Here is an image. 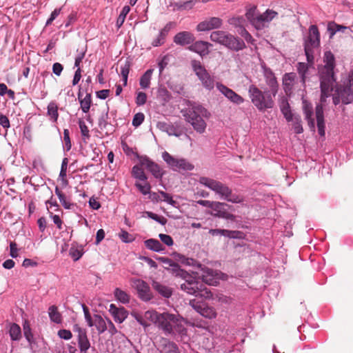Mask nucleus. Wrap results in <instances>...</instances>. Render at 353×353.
I'll return each mask as SVG.
<instances>
[{
  "mask_svg": "<svg viewBox=\"0 0 353 353\" xmlns=\"http://www.w3.org/2000/svg\"><path fill=\"white\" fill-rule=\"evenodd\" d=\"M107 319H104L99 314H96L94 316L93 326H95L99 334H102L106 330H108Z\"/></svg>",
  "mask_w": 353,
  "mask_h": 353,
  "instance_id": "30",
  "label": "nucleus"
},
{
  "mask_svg": "<svg viewBox=\"0 0 353 353\" xmlns=\"http://www.w3.org/2000/svg\"><path fill=\"white\" fill-rule=\"evenodd\" d=\"M81 92H79L78 99L79 101L81 109L83 112L88 113L92 104V96L88 93L86 94L84 98H81Z\"/></svg>",
  "mask_w": 353,
  "mask_h": 353,
  "instance_id": "31",
  "label": "nucleus"
},
{
  "mask_svg": "<svg viewBox=\"0 0 353 353\" xmlns=\"http://www.w3.org/2000/svg\"><path fill=\"white\" fill-rule=\"evenodd\" d=\"M114 294L116 299L123 304H127L130 302V295L119 288L115 289Z\"/></svg>",
  "mask_w": 353,
  "mask_h": 353,
  "instance_id": "40",
  "label": "nucleus"
},
{
  "mask_svg": "<svg viewBox=\"0 0 353 353\" xmlns=\"http://www.w3.org/2000/svg\"><path fill=\"white\" fill-rule=\"evenodd\" d=\"M48 315L51 321L57 324L61 323L62 316L61 313L58 311V307L56 305H51L49 307Z\"/></svg>",
  "mask_w": 353,
  "mask_h": 353,
  "instance_id": "34",
  "label": "nucleus"
},
{
  "mask_svg": "<svg viewBox=\"0 0 353 353\" xmlns=\"http://www.w3.org/2000/svg\"><path fill=\"white\" fill-rule=\"evenodd\" d=\"M223 45L231 50L236 51L242 50L245 47L243 41L234 37L229 33L228 34L227 39H225Z\"/></svg>",
  "mask_w": 353,
  "mask_h": 353,
  "instance_id": "21",
  "label": "nucleus"
},
{
  "mask_svg": "<svg viewBox=\"0 0 353 353\" xmlns=\"http://www.w3.org/2000/svg\"><path fill=\"white\" fill-rule=\"evenodd\" d=\"M157 127L162 131L166 132L169 135L179 136L178 134L175 133V129L172 125L165 122H159Z\"/></svg>",
  "mask_w": 353,
  "mask_h": 353,
  "instance_id": "48",
  "label": "nucleus"
},
{
  "mask_svg": "<svg viewBox=\"0 0 353 353\" xmlns=\"http://www.w3.org/2000/svg\"><path fill=\"white\" fill-rule=\"evenodd\" d=\"M194 5L195 2L193 0L179 1L174 3V8L178 10H186L192 9Z\"/></svg>",
  "mask_w": 353,
  "mask_h": 353,
  "instance_id": "46",
  "label": "nucleus"
},
{
  "mask_svg": "<svg viewBox=\"0 0 353 353\" xmlns=\"http://www.w3.org/2000/svg\"><path fill=\"white\" fill-rule=\"evenodd\" d=\"M78 123H79V128L81 130V134L83 137V139L84 141L89 139V138L90 137V131H89V129H88V126L86 125L85 123L84 122V121L83 119H79L78 121Z\"/></svg>",
  "mask_w": 353,
  "mask_h": 353,
  "instance_id": "51",
  "label": "nucleus"
},
{
  "mask_svg": "<svg viewBox=\"0 0 353 353\" xmlns=\"http://www.w3.org/2000/svg\"><path fill=\"white\" fill-rule=\"evenodd\" d=\"M63 142H64L63 148L66 151H69L71 149L72 144H71L70 138V132H69V130H68V129H64V130H63Z\"/></svg>",
  "mask_w": 353,
  "mask_h": 353,
  "instance_id": "58",
  "label": "nucleus"
},
{
  "mask_svg": "<svg viewBox=\"0 0 353 353\" xmlns=\"http://www.w3.org/2000/svg\"><path fill=\"white\" fill-rule=\"evenodd\" d=\"M130 10V7L128 6H125L122 8V10L117 20V26L118 28H120L123 25V22L125 21L126 15L128 14Z\"/></svg>",
  "mask_w": 353,
  "mask_h": 353,
  "instance_id": "55",
  "label": "nucleus"
},
{
  "mask_svg": "<svg viewBox=\"0 0 353 353\" xmlns=\"http://www.w3.org/2000/svg\"><path fill=\"white\" fill-rule=\"evenodd\" d=\"M243 21H244V19H243V17H232L228 20V23L230 25L241 27V31L240 34L243 37H245V39L247 41H249L250 39H252V36L244 28L242 27Z\"/></svg>",
  "mask_w": 353,
  "mask_h": 353,
  "instance_id": "28",
  "label": "nucleus"
},
{
  "mask_svg": "<svg viewBox=\"0 0 353 353\" xmlns=\"http://www.w3.org/2000/svg\"><path fill=\"white\" fill-rule=\"evenodd\" d=\"M316 117L319 134L321 136H323L325 134V122L323 117V108L321 104H319L316 107Z\"/></svg>",
  "mask_w": 353,
  "mask_h": 353,
  "instance_id": "25",
  "label": "nucleus"
},
{
  "mask_svg": "<svg viewBox=\"0 0 353 353\" xmlns=\"http://www.w3.org/2000/svg\"><path fill=\"white\" fill-rule=\"evenodd\" d=\"M195 37L194 34L188 31H182L174 37V42L179 46H185L194 42Z\"/></svg>",
  "mask_w": 353,
  "mask_h": 353,
  "instance_id": "19",
  "label": "nucleus"
},
{
  "mask_svg": "<svg viewBox=\"0 0 353 353\" xmlns=\"http://www.w3.org/2000/svg\"><path fill=\"white\" fill-rule=\"evenodd\" d=\"M152 285L156 291L164 297L168 298L172 295V290L168 286L157 281H153Z\"/></svg>",
  "mask_w": 353,
  "mask_h": 353,
  "instance_id": "32",
  "label": "nucleus"
},
{
  "mask_svg": "<svg viewBox=\"0 0 353 353\" xmlns=\"http://www.w3.org/2000/svg\"><path fill=\"white\" fill-rule=\"evenodd\" d=\"M197 269L193 273L201 277L204 283L210 285H216L218 283L219 274L216 272L201 264H197Z\"/></svg>",
  "mask_w": 353,
  "mask_h": 353,
  "instance_id": "10",
  "label": "nucleus"
},
{
  "mask_svg": "<svg viewBox=\"0 0 353 353\" xmlns=\"http://www.w3.org/2000/svg\"><path fill=\"white\" fill-rule=\"evenodd\" d=\"M222 24L223 21L219 17H210L199 23L196 29L198 32H206L219 28Z\"/></svg>",
  "mask_w": 353,
  "mask_h": 353,
  "instance_id": "13",
  "label": "nucleus"
},
{
  "mask_svg": "<svg viewBox=\"0 0 353 353\" xmlns=\"http://www.w3.org/2000/svg\"><path fill=\"white\" fill-rule=\"evenodd\" d=\"M277 16L278 12L270 9H268L262 14H259L258 19L255 21V28L257 30H262L267 27L268 24Z\"/></svg>",
  "mask_w": 353,
  "mask_h": 353,
  "instance_id": "14",
  "label": "nucleus"
},
{
  "mask_svg": "<svg viewBox=\"0 0 353 353\" xmlns=\"http://www.w3.org/2000/svg\"><path fill=\"white\" fill-rule=\"evenodd\" d=\"M132 175L134 178L141 181H145L148 179L143 170L139 165H134L132 168Z\"/></svg>",
  "mask_w": 353,
  "mask_h": 353,
  "instance_id": "41",
  "label": "nucleus"
},
{
  "mask_svg": "<svg viewBox=\"0 0 353 353\" xmlns=\"http://www.w3.org/2000/svg\"><path fill=\"white\" fill-rule=\"evenodd\" d=\"M222 236H227L230 239H241L242 237V232L240 231H232L223 229Z\"/></svg>",
  "mask_w": 353,
  "mask_h": 353,
  "instance_id": "56",
  "label": "nucleus"
},
{
  "mask_svg": "<svg viewBox=\"0 0 353 353\" xmlns=\"http://www.w3.org/2000/svg\"><path fill=\"white\" fill-rule=\"evenodd\" d=\"M219 204H220V206H217V207L212 206V210H213L215 212L214 214V215L216 216L224 218L226 219H233L234 216L232 214L227 212L225 208L227 205L224 203H220V202H219Z\"/></svg>",
  "mask_w": 353,
  "mask_h": 353,
  "instance_id": "29",
  "label": "nucleus"
},
{
  "mask_svg": "<svg viewBox=\"0 0 353 353\" xmlns=\"http://www.w3.org/2000/svg\"><path fill=\"white\" fill-rule=\"evenodd\" d=\"M159 194H161V201H163L174 207L176 206V201L173 200L172 197L169 194L163 191H159Z\"/></svg>",
  "mask_w": 353,
  "mask_h": 353,
  "instance_id": "59",
  "label": "nucleus"
},
{
  "mask_svg": "<svg viewBox=\"0 0 353 353\" xmlns=\"http://www.w3.org/2000/svg\"><path fill=\"white\" fill-rule=\"evenodd\" d=\"M143 183L140 182H136L135 186L138 188V190L143 194V195H147L150 194L151 185L147 181H143Z\"/></svg>",
  "mask_w": 353,
  "mask_h": 353,
  "instance_id": "54",
  "label": "nucleus"
},
{
  "mask_svg": "<svg viewBox=\"0 0 353 353\" xmlns=\"http://www.w3.org/2000/svg\"><path fill=\"white\" fill-rule=\"evenodd\" d=\"M159 348L162 353H169L175 352L177 350V346L174 343L170 342L166 339H162Z\"/></svg>",
  "mask_w": 353,
  "mask_h": 353,
  "instance_id": "33",
  "label": "nucleus"
},
{
  "mask_svg": "<svg viewBox=\"0 0 353 353\" xmlns=\"http://www.w3.org/2000/svg\"><path fill=\"white\" fill-rule=\"evenodd\" d=\"M347 29V27L336 24L334 22L329 23L327 26V30L330 34V38H332L336 32L341 31L343 32L345 30Z\"/></svg>",
  "mask_w": 353,
  "mask_h": 353,
  "instance_id": "44",
  "label": "nucleus"
},
{
  "mask_svg": "<svg viewBox=\"0 0 353 353\" xmlns=\"http://www.w3.org/2000/svg\"><path fill=\"white\" fill-rule=\"evenodd\" d=\"M185 120L191 124L194 130L202 134L205 131L208 120L211 114L200 104H193L183 114Z\"/></svg>",
  "mask_w": 353,
  "mask_h": 353,
  "instance_id": "3",
  "label": "nucleus"
},
{
  "mask_svg": "<svg viewBox=\"0 0 353 353\" xmlns=\"http://www.w3.org/2000/svg\"><path fill=\"white\" fill-rule=\"evenodd\" d=\"M296 79L294 73H286L283 77V87L286 94H291Z\"/></svg>",
  "mask_w": 353,
  "mask_h": 353,
  "instance_id": "24",
  "label": "nucleus"
},
{
  "mask_svg": "<svg viewBox=\"0 0 353 353\" xmlns=\"http://www.w3.org/2000/svg\"><path fill=\"white\" fill-rule=\"evenodd\" d=\"M145 116L143 113L139 112L137 113L132 119V125L134 127L139 126L144 121Z\"/></svg>",
  "mask_w": 353,
  "mask_h": 353,
  "instance_id": "62",
  "label": "nucleus"
},
{
  "mask_svg": "<svg viewBox=\"0 0 353 353\" xmlns=\"http://www.w3.org/2000/svg\"><path fill=\"white\" fill-rule=\"evenodd\" d=\"M279 107L285 119L288 122L293 121L294 115L291 111L289 103L286 98H283L281 99Z\"/></svg>",
  "mask_w": 353,
  "mask_h": 353,
  "instance_id": "27",
  "label": "nucleus"
},
{
  "mask_svg": "<svg viewBox=\"0 0 353 353\" xmlns=\"http://www.w3.org/2000/svg\"><path fill=\"white\" fill-rule=\"evenodd\" d=\"M199 182L214 192L221 199L233 203H239L243 201L242 196L233 194L232 190L228 186L220 181L208 177H201L199 179Z\"/></svg>",
  "mask_w": 353,
  "mask_h": 353,
  "instance_id": "4",
  "label": "nucleus"
},
{
  "mask_svg": "<svg viewBox=\"0 0 353 353\" xmlns=\"http://www.w3.org/2000/svg\"><path fill=\"white\" fill-rule=\"evenodd\" d=\"M265 78L267 85L270 88V92L272 93L273 97H275L278 91V82L276 81V78L270 70L265 71Z\"/></svg>",
  "mask_w": 353,
  "mask_h": 353,
  "instance_id": "23",
  "label": "nucleus"
},
{
  "mask_svg": "<svg viewBox=\"0 0 353 353\" xmlns=\"http://www.w3.org/2000/svg\"><path fill=\"white\" fill-rule=\"evenodd\" d=\"M132 285L137 291L139 297L143 301H147L151 299L152 294L148 283L139 279L132 280Z\"/></svg>",
  "mask_w": 353,
  "mask_h": 353,
  "instance_id": "11",
  "label": "nucleus"
},
{
  "mask_svg": "<svg viewBox=\"0 0 353 353\" xmlns=\"http://www.w3.org/2000/svg\"><path fill=\"white\" fill-rule=\"evenodd\" d=\"M23 334L30 345L34 342V336L32 332L30 325L28 321L25 320L23 323Z\"/></svg>",
  "mask_w": 353,
  "mask_h": 353,
  "instance_id": "39",
  "label": "nucleus"
},
{
  "mask_svg": "<svg viewBox=\"0 0 353 353\" xmlns=\"http://www.w3.org/2000/svg\"><path fill=\"white\" fill-rule=\"evenodd\" d=\"M190 304L201 316L212 319L216 316V312L214 307L205 305L204 303H199L195 300H191Z\"/></svg>",
  "mask_w": 353,
  "mask_h": 353,
  "instance_id": "15",
  "label": "nucleus"
},
{
  "mask_svg": "<svg viewBox=\"0 0 353 353\" xmlns=\"http://www.w3.org/2000/svg\"><path fill=\"white\" fill-rule=\"evenodd\" d=\"M152 73L153 69H149L141 77L139 84L141 88L147 89L150 87Z\"/></svg>",
  "mask_w": 353,
  "mask_h": 353,
  "instance_id": "35",
  "label": "nucleus"
},
{
  "mask_svg": "<svg viewBox=\"0 0 353 353\" xmlns=\"http://www.w3.org/2000/svg\"><path fill=\"white\" fill-rule=\"evenodd\" d=\"M72 331L77 334V341L88 336L86 330L77 323L73 325Z\"/></svg>",
  "mask_w": 353,
  "mask_h": 353,
  "instance_id": "50",
  "label": "nucleus"
},
{
  "mask_svg": "<svg viewBox=\"0 0 353 353\" xmlns=\"http://www.w3.org/2000/svg\"><path fill=\"white\" fill-rule=\"evenodd\" d=\"M78 346L81 353H87L90 347V342L88 336L77 341Z\"/></svg>",
  "mask_w": 353,
  "mask_h": 353,
  "instance_id": "49",
  "label": "nucleus"
},
{
  "mask_svg": "<svg viewBox=\"0 0 353 353\" xmlns=\"http://www.w3.org/2000/svg\"><path fill=\"white\" fill-rule=\"evenodd\" d=\"M211 46L212 45L207 41H197L194 43H192L188 47V50L196 52L199 54L201 57H203L209 54V47Z\"/></svg>",
  "mask_w": 353,
  "mask_h": 353,
  "instance_id": "18",
  "label": "nucleus"
},
{
  "mask_svg": "<svg viewBox=\"0 0 353 353\" xmlns=\"http://www.w3.org/2000/svg\"><path fill=\"white\" fill-rule=\"evenodd\" d=\"M140 164L142 166H145L156 178L161 179L164 174V172L160 168V166L151 161L146 156L141 157L139 158Z\"/></svg>",
  "mask_w": 353,
  "mask_h": 353,
  "instance_id": "16",
  "label": "nucleus"
},
{
  "mask_svg": "<svg viewBox=\"0 0 353 353\" xmlns=\"http://www.w3.org/2000/svg\"><path fill=\"white\" fill-rule=\"evenodd\" d=\"M320 46V32L316 25H311L304 38V50L308 63L314 61V50Z\"/></svg>",
  "mask_w": 353,
  "mask_h": 353,
  "instance_id": "6",
  "label": "nucleus"
},
{
  "mask_svg": "<svg viewBox=\"0 0 353 353\" xmlns=\"http://www.w3.org/2000/svg\"><path fill=\"white\" fill-rule=\"evenodd\" d=\"M82 309H83L85 320L87 323V325L89 327H92L93 323H94V319H92L88 307L85 304H82Z\"/></svg>",
  "mask_w": 353,
  "mask_h": 353,
  "instance_id": "57",
  "label": "nucleus"
},
{
  "mask_svg": "<svg viewBox=\"0 0 353 353\" xmlns=\"http://www.w3.org/2000/svg\"><path fill=\"white\" fill-rule=\"evenodd\" d=\"M9 334L12 341H19L21 338L20 326L14 323L10 324Z\"/></svg>",
  "mask_w": 353,
  "mask_h": 353,
  "instance_id": "37",
  "label": "nucleus"
},
{
  "mask_svg": "<svg viewBox=\"0 0 353 353\" xmlns=\"http://www.w3.org/2000/svg\"><path fill=\"white\" fill-rule=\"evenodd\" d=\"M292 121L293 122L292 125H293V130H294V132L296 134L302 133L303 131V127L301 125V121L300 118L294 117V118H293V121Z\"/></svg>",
  "mask_w": 353,
  "mask_h": 353,
  "instance_id": "60",
  "label": "nucleus"
},
{
  "mask_svg": "<svg viewBox=\"0 0 353 353\" xmlns=\"http://www.w3.org/2000/svg\"><path fill=\"white\" fill-rule=\"evenodd\" d=\"M297 70L301 77L303 83H305L306 73L308 70V64L305 63L299 62L297 64Z\"/></svg>",
  "mask_w": 353,
  "mask_h": 353,
  "instance_id": "53",
  "label": "nucleus"
},
{
  "mask_svg": "<svg viewBox=\"0 0 353 353\" xmlns=\"http://www.w3.org/2000/svg\"><path fill=\"white\" fill-rule=\"evenodd\" d=\"M54 192L55 194L57 195L60 203L65 209L70 210L74 206V204L66 198L65 194L59 190L58 187L55 188Z\"/></svg>",
  "mask_w": 353,
  "mask_h": 353,
  "instance_id": "36",
  "label": "nucleus"
},
{
  "mask_svg": "<svg viewBox=\"0 0 353 353\" xmlns=\"http://www.w3.org/2000/svg\"><path fill=\"white\" fill-rule=\"evenodd\" d=\"M303 111L305 114V119L307 120L309 125L314 129V120L312 119V107L310 104H307L305 102H303Z\"/></svg>",
  "mask_w": 353,
  "mask_h": 353,
  "instance_id": "45",
  "label": "nucleus"
},
{
  "mask_svg": "<svg viewBox=\"0 0 353 353\" xmlns=\"http://www.w3.org/2000/svg\"><path fill=\"white\" fill-rule=\"evenodd\" d=\"M338 95L344 104H349L353 101V74L350 75L348 84L343 88H339Z\"/></svg>",
  "mask_w": 353,
  "mask_h": 353,
  "instance_id": "17",
  "label": "nucleus"
},
{
  "mask_svg": "<svg viewBox=\"0 0 353 353\" xmlns=\"http://www.w3.org/2000/svg\"><path fill=\"white\" fill-rule=\"evenodd\" d=\"M216 86L217 90L230 102L236 105H240L244 102V99L241 96L221 83H216Z\"/></svg>",
  "mask_w": 353,
  "mask_h": 353,
  "instance_id": "12",
  "label": "nucleus"
},
{
  "mask_svg": "<svg viewBox=\"0 0 353 353\" xmlns=\"http://www.w3.org/2000/svg\"><path fill=\"white\" fill-rule=\"evenodd\" d=\"M145 248L155 252H163L165 248L159 241L155 239H149L144 241Z\"/></svg>",
  "mask_w": 353,
  "mask_h": 353,
  "instance_id": "26",
  "label": "nucleus"
},
{
  "mask_svg": "<svg viewBox=\"0 0 353 353\" xmlns=\"http://www.w3.org/2000/svg\"><path fill=\"white\" fill-rule=\"evenodd\" d=\"M69 254L74 261H77L83 254V248L82 246H72L70 248Z\"/></svg>",
  "mask_w": 353,
  "mask_h": 353,
  "instance_id": "43",
  "label": "nucleus"
},
{
  "mask_svg": "<svg viewBox=\"0 0 353 353\" xmlns=\"http://www.w3.org/2000/svg\"><path fill=\"white\" fill-rule=\"evenodd\" d=\"M109 312L115 322L119 323H123L128 316V312L124 307H117L114 304L110 305Z\"/></svg>",
  "mask_w": 353,
  "mask_h": 353,
  "instance_id": "20",
  "label": "nucleus"
},
{
  "mask_svg": "<svg viewBox=\"0 0 353 353\" xmlns=\"http://www.w3.org/2000/svg\"><path fill=\"white\" fill-rule=\"evenodd\" d=\"M159 237L160 240L167 246H172L174 244L172 238L165 234H159Z\"/></svg>",
  "mask_w": 353,
  "mask_h": 353,
  "instance_id": "63",
  "label": "nucleus"
},
{
  "mask_svg": "<svg viewBox=\"0 0 353 353\" xmlns=\"http://www.w3.org/2000/svg\"><path fill=\"white\" fill-rule=\"evenodd\" d=\"M185 279V282L181 284V288L185 292L190 294L194 295L196 296L203 297L205 299H210L212 298V294L207 288L203 287V285L194 279H191L190 275Z\"/></svg>",
  "mask_w": 353,
  "mask_h": 353,
  "instance_id": "7",
  "label": "nucleus"
},
{
  "mask_svg": "<svg viewBox=\"0 0 353 353\" xmlns=\"http://www.w3.org/2000/svg\"><path fill=\"white\" fill-rule=\"evenodd\" d=\"M248 94L252 103L259 111L273 108L274 97L270 92H262L256 85H251L248 88Z\"/></svg>",
  "mask_w": 353,
  "mask_h": 353,
  "instance_id": "5",
  "label": "nucleus"
},
{
  "mask_svg": "<svg viewBox=\"0 0 353 353\" xmlns=\"http://www.w3.org/2000/svg\"><path fill=\"white\" fill-rule=\"evenodd\" d=\"M162 158L174 171H190L194 168V165L186 159L175 158L168 152H163Z\"/></svg>",
  "mask_w": 353,
  "mask_h": 353,
  "instance_id": "9",
  "label": "nucleus"
},
{
  "mask_svg": "<svg viewBox=\"0 0 353 353\" xmlns=\"http://www.w3.org/2000/svg\"><path fill=\"white\" fill-rule=\"evenodd\" d=\"M130 72L129 65L125 64L124 66H122L121 68V75L122 77V80L123 81V85L125 86L128 82V77Z\"/></svg>",
  "mask_w": 353,
  "mask_h": 353,
  "instance_id": "61",
  "label": "nucleus"
},
{
  "mask_svg": "<svg viewBox=\"0 0 353 353\" xmlns=\"http://www.w3.org/2000/svg\"><path fill=\"white\" fill-rule=\"evenodd\" d=\"M145 319H148L165 334H173L175 332L181 333L185 320L179 315L168 312L159 313L155 310H148L144 313Z\"/></svg>",
  "mask_w": 353,
  "mask_h": 353,
  "instance_id": "1",
  "label": "nucleus"
},
{
  "mask_svg": "<svg viewBox=\"0 0 353 353\" xmlns=\"http://www.w3.org/2000/svg\"><path fill=\"white\" fill-rule=\"evenodd\" d=\"M258 13L256 6H252L250 8L245 14L246 18L251 23V24L255 28V21L258 19Z\"/></svg>",
  "mask_w": 353,
  "mask_h": 353,
  "instance_id": "42",
  "label": "nucleus"
},
{
  "mask_svg": "<svg viewBox=\"0 0 353 353\" xmlns=\"http://www.w3.org/2000/svg\"><path fill=\"white\" fill-rule=\"evenodd\" d=\"M119 239L125 243H132L134 241V236L128 232L126 230H121L120 232L118 234Z\"/></svg>",
  "mask_w": 353,
  "mask_h": 353,
  "instance_id": "52",
  "label": "nucleus"
},
{
  "mask_svg": "<svg viewBox=\"0 0 353 353\" xmlns=\"http://www.w3.org/2000/svg\"><path fill=\"white\" fill-rule=\"evenodd\" d=\"M57 334L59 338L64 340H70L72 337L71 331L65 329L59 330Z\"/></svg>",
  "mask_w": 353,
  "mask_h": 353,
  "instance_id": "64",
  "label": "nucleus"
},
{
  "mask_svg": "<svg viewBox=\"0 0 353 353\" xmlns=\"http://www.w3.org/2000/svg\"><path fill=\"white\" fill-rule=\"evenodd\" d=\"M191 65L203 86L208 90H212L215 85L214 77L208 73L199 61L192 60Z\"/></svg>",
  "mask_w": 353,
  "mask_h": 353,
  "instance_id": "8",
  "label": "nucleus"
},
{
  "mask_svg": "<svg viewBox=\"0 0 353 353\" xmlns=\"http://www.w3.org/2000/svg\"><path fill=\"white\" fill-rule=\"evenodd\" d=\"M157 260L169 265L170 267L173 268L172 270L174 272L176 273V276H179L183 279H186V277L188 276V273L186 271L181 269L179 268V266L178 265V264L173 262L172 260H171L170 259L167 258V257L161 256V257H158Z\"/></svg>",
  "mask_w": 353,
  "mask_h": 353,
  "instance_id": "22",
  "label": "nucleus"
},
{
  "mask_svg": "<svg viewBox=\"0 0 353 353\" xmlns=\"http://www.w3.org/2000/svg\"><path fill=\"white\" fill-rule=\"evenodd\" d=\"M228 34V32L224 31H214L211 33L210 38L212 41L223 45L225 39H227Z\"/></svg>",
  "mask_w": 353,
  "mask_h": 353,
  "instance_id": "38",
  "label": "nucleus"
},
{
  "mask_svg": "<svg viewBox=\"0 0 353 353\" xmlns=\"http://www.w3.org/2000/svg\"><path fill=\"white\" fill-rule=\"evenodd\" d=\"M325 65L319 70L321 96V101H325L333 90L335 79L334 68L335 67V58L331 51H326L323 56Z\"/></svg>",
  "mask_w": 353,
  "mask_h": 353,
  "instance_id": "2",
  "label": "nucleus"
},
{
  "mask_svg": "<svg viewBox=\"0 0 353 353\" xmlns=\"http://www.w3.org/2000/svg\"><path fill=\"white\" fill-rule=\"evenodd\" d=\"M48 114L54 121H57L59 113L58 107L54 102H50L48 105Z\"/></svg>",
  "mask_w": 353,
  "mask_h": 353,
  "instance_id": "47",
  "label": "nucleus"
}]
</instances>
